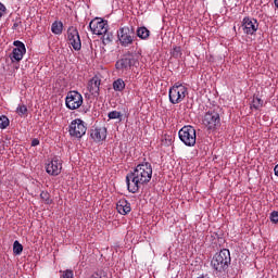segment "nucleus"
Listing matches in <instances>:
<instances>
[{
    "instance_id": "1",
    "label": "nucleus",
    "mask_w": 278,
    "mask_h": 278,
    "mask_svg": "<svg viewBox=\"0 0 278 278\" xmlns=\"http://www.w3.org/2000/svg\"><path fill=\"white\" fill-rule=\"evenodd\" d=\"M153 177V166L149 162L138 164L135 169L126 175L128 192L136 194L142 186H147Z\"/></svg>"
},
{
    "instance_id": "2",
    "label": "nucleus",
    "mask_w": 278,
    "mask_h": 278,
    "mask_svg": "<svg viewBox=\"0 0 278 278\" xmlns=\"http://www.w3.org/2000/svg\"><path fill=\"white\" fill-rule=\"evenodd\" d=\"M229 264H231V253L227 249L220 250L211 261V266L216 275L227 273Z\"/></svg>"
},
{
    "instance_id": "3",
    "label": "nucleus",
    "mask_w": 278,
    "mask_h": 278,
    "mask_svg": "<svg viewBox=\"0 0 278 278\" xmlns=\"http://www.w3.org/2000/svg\"><path fill=\"white\" fill-rule=\"evenodd\" d=\"M188 97V87L181 83H175L168 90L169 103L177 105Z\"/></svg>"
},
{
    "instance_id": "4",
    "label": "nucleus",
    "mask_w": 278,
    "mask_h": 278,
    "mask_svg": "<svg viewBox=\"0 0 278 278\" xmlns=\"http://www.w3.org/2000/svg\"><path fill=\"white\" fill-rule=\"evenodd\" d=\"M117 40L121 47H129L136 40V29L129 26H123L117 30Z\"/></svg>"
},
{
    "instance_id": "5",
    "label": "nucleus",
    "mask_w": 278,
    "mask_h": 278,
    "mask_svg": "<svg viewBox=\"0 0 278 278\" xmlns=\"http://www.w3.org/2000/svg\"><path fill=\"white\" fill-rule=\"evenodd\" d=\"M202 123L208 131H216L220 127V113L216 110H210L204 114Z\"/></svg>"
},
{
    "instance_id": "6",
    "label": "nucleus",
    "mask_w": 278,
    "mask_h": 278,
    "mask_svg": "<svg viewBox=\"0 0 278 278\" xmlns=\"http://www.w3.org/2000/svg\"><path fill=\"white\" fill-rule=\"evenodd\" d=\"M178 137L186 147H194L197 144V129L192 126H184L178 131Z\"/></svg>"
},
{
    "instance_id": "7",
    "label": "nucleus",
    "mask_w": 278,
    "mask_h": 278,
    "mask_svg": "<svg viewBox=\"0 0 278 278\" xmlns=\"http://www.w3.org/2000/svg\"><path fill=\"white\" fill-rule=\"evenodd\" d=\"M65 105L67 110H79L84 105V96L79 91H68L65 97Z\"/></svg>"
},
{
    "instance_id": "8",
    "label": "nucleus",
    "mask_w": 278,
    "mask_h": 278,
    "mask_svg": "<svg viewBox=\"0 0 278 278\" xmlns=\"http://www.w3.org/2000/svg\"><path fill=\"white\" fill-rule=\"evenodd\" d=\"M87 129L88 128L86 127L84 121L76 118L71 122L68 126V134L72 136V138H81L86 136Z\"/></svg>"
},
{
    "instance_id": "9",
    "label": "nucleus",
    "mask_w": 278,
    "mask_h": 278,
    "mask_svg": "<svg viewBox=\"0 0 278 278\" xmlns=\"http://www.w3.org/2000/svg\"><path fill=\"white\" fill-rule=\"evenodd\" d=\"M108 21H104L101 17H96L89 23V29L96 36H103V34H108Z\"/></svg>"
},
{
    "instance_id": "10",
    "label": "nucleus",
    "mask_w": 278,
    "mask_h": 278,
    "mask_svg": "<svg viewBox=\"0 0 278 278\" xmlns=\"http://www.w3.org/2000/svg\"><path fill=\"white\" fill-rule=\"evenodd\" d=\"M67 40L75 51L81 50V38L79 37V30L75 26H71L67 29Z\"/></svg>"
},
{
    "instance_id": "11",
    "label": "nucleus",
    "mask_w": 278,
    "mask_h": 278,
    "mask_svg": "<svg viewBox=\"0 0 278 278\" xmlns=\"http://www.w3.org/2000/svg\"><path fill=\"white\" fill-rule=\"evenodd\" d=\"M14 49L10 55L11 61L12 62H21V60H23V56L25 55V53H27V49L25 48V43H23L22 41H14Z\"/></svg>"
},
{
    "instance_id": "12",
    "label": "nucleus",
    "mask_w": 278,
    "mask_h": 278,
    "mask_svg": "<svg viewBox=\"0 0 278 278\" xmlns=\"http://www.w3.org/2000/svg\"><path fill=\"white\" fill-rule=\"evenodd\" d=\"M46 172L52 177H58V175L62 173V160H60L58 156H54L51 162L46 165Z\"/></svg>"
},
{
    "instance_id": "13",
    "label": "nucleus",
    "mask_w": 278,
    "mask_h": 278,
    "mask_svg": "<svg viewBox=\"0 0 278 278\" xmlns=\"http://www.w3.org/2000/svg\"><path fill=\"white\" fill-rule=\"evenodd\" d=\"M242 27L244 34L253 36V34H255V31H257L260 28V24L257 23V20L253 17H244L242 21Z\"/></svg>"
},
{
    "instance_id": "14",
    "label": "nucleus",
    "mask_w": 278,
    "mask_h": 278,
    "mask_svg": "<svg viewBox=\"0 0 278 278\" xmlns=\"http://www.w3.org/2000/svg\"><path fill=\"white\" fill-rule=\"evenodd\" d=\"M90 136L94 142H103L108 138V129L105 127L91 129Z\"/></svg>"
},
{
    "instance_id": "15",
    "label": "nucleus",
    "mask_w": 278,
    "mask_h": 278,
    "mask_svg": "<svg viewBox=\"0 0 278 278\" xmlns=\"http://www.w3.org/2000/svg\"><path fill=\"white\" fill-rule=\"evenodd\" d=\"M134 66V59L124 58L116 62L115 67L117 71H122V73H126Z\"/></svg>"
},
{
    "instance_id": "16",
    "label": "nucleus",
    "mask_w": 278,
    "mask_h": 278,
    "mask_svg": "<svg viewBox=\"0 0 278 278\" xmlns=\"http://www.w3.org/2000/svg\"><path fill=\"white\" fill-rule=\"evenodd\" d=\"M116 210H117L118 214H121L122 216H127V214H129V212H131V203H129V201H127L125 199H121L116 203Z\"/></svg>"
},
{
    "instance_id": "17",
    "label": "nucleus",
    "mask_w": 278,
    "mask_h": 278,
    "mask_svg": "<svg viewBox=\"0 0 278 278\" xmlns=\"http://www.w3.org/2000/svg\"><path fill=\"white\" fill-rule=\"evenodd\" d=\"M101 88V79L93 77L88 84V90L91 94L98 96Z\"/></svg>"
},
{
    "instance_id": "18",
    "label": "nucleus",
    "mask_w": 278,
    "mask_h": 278,
    "mask_svg": "<svg viewBox=\"0 0 278 278\" xmlns=\"http://www.w3.org/2000/svg\"><path fill=\"white\" fill-rule=\"evenodd\" d=\"M51 31L54 36H62L64 31V23L62 21H54L51 25Z\"/></svg>"
},
{
    "instance_id": "19",
    "label": "nucleus",
    "mask_w": 278,
    "mask_h": 278,
    "mask_svg": "<svg viewBox=\"0 0 278 278\" xmlns=\"http://www.w3.org/2000/svg\"><path fill=\"white\" fill-rule=\"evenodd\" d=\"M137 36L138 38H140L141 40H148L149 39V36H151V31L148 30L147 27L142 26V27H139L137 29Z\"/></svg>"
},
{
    "instance_id": "20",
    "label": "nucleus",
    "mask_w": 278,
    "mask_h": 278,
    "mask_svg": "<svg viewBox=\"0 0 278 278\" xmlns=\"http://www.w3.org/2000/svg\"><path fill=\"white\" fill-rule=\"evenodd\" d=\"M125 80L123 78H117L116 80L113 81V90L115 92H123L125 90Z\"/></svg>"
},
{
    "instance_id": "21",
    "label": "nucleus",
    "mask_w": 278,
    "mask_h": 278,
    "mask_svg": "<svg viewBox=\"0 0 278 278\" xmlns=\"http://www.w3.org/2000/svg\"><path fill=\"white\" fill-rule=\"evenodd\" d=\"M108 117L110 118V121H116L117 118L121 122L123 121V113L118 111H111L109 112Z\"/></svg>"
},
{
    "instance_id": "22",
    "label": "nucleus",
    "mask_w": 278,
    "mask_h": 278,
    "mask_svg": "<svg viewBox=\"0 0 278 278\" xmlns=\"http://www.w3.org/2000/svg\"><path fill=\"white\" fill-rule=\"evenodd\" d=\"M264 105V101L260 98H253L252 103H251V109L252 110H260Z\"/></svg>"
},
{
    "instance_id": "23",
    "label": "nucleus",
    "mask_w": 278,
    "mask_h": 278,
    "mask_svg": "<svg viewBox=\"0 0 278 278\" xmlns=\"http://www.w3.org/2000/svg\"><path fill=\"white\" fill-rule=\"evenodd\" d=\"M10 127V118L8 116H0V129H8Z\"/></svg>"
},
{
    "instance_id": "24",
    "label": "nucleus",
    "mask_w": 278,
    "mask_h": 278,
    "mask_svg": "<svg viewBox=\"0 0 278 278\" xmlns=\"http://www.w3.org/2000/svg\"><path fill=\"white\" fill-rule=\"evenodd\" d=\"M13 253L14 255H21L23 253V244H21V242L14 241Z\"/></svg>"
},
{
    "instance_id": "25",
    "label": "nucleus",
    "mask_w": 278,
    "mask_h": 278,
    "mask_svg": "<svg viewBox=\"0 0 278 278\" xmlns=\"http://www.w3.org/2000/svg\"><path fill=\"white\" fill-rule=\"evenodd\" d=\"M40 199L43 200L46 205H51V203H53V200H51L49 192H47V191H41Z\"/></svg>"
},
{
    "instance_id": "26",
    "label": "nucleus",
    "mask_w": 278,
    "mask_h": 278,
    "mask_svg": "<svg viewBox=\"0 0 278 278\" xmlns=\"http://www.w3.org/2000/svg\"><path fill=\"white\" fill-rule=\"evenodd\" d=\"M61 278H74L75 277V273L72 269H65V270H60Z\"/></svg>"
},
{
    "instance_id": "27",
    "label": "nucleus",
    "mask_w": 278,
    "mask_h": 278,
    "mask_svg": "<svg viewBox=\"0 0 278 278\" xmlns=\"http://www.w3.org/2000/svg\"><path fill=\"white\" fill-rule=\"evenodd\" d=\"M16 113L18 116H24V114H27V106L25 104L18 105L16 109Z\"/></svg>"
},
{
    "instance_id": "28",
    "label": "nucleus",
    "mask_w": 278,
    "mask_h": 278,
    "mask_svg": "<svg viewBox=\"0 0 278 278\" xmlns=\"http://www.w3.org/2000/svg\"><path fill=\"white\" fill-rule=\"evenodd\" d=\"M172 55H173L174 58H180V55H181V47L175 46V47L173 48V50H172Z\"/></svg>"
},
{
    "instance_id": "29",
    "label": "nucleus",
    "mask_w": 278,
    "mask_h": 278,
    "mask_svg": "<svg viewBox=\"0 0 278 278\" xmlns=\"http://www.w3.org/2000/svg\"><path fill=\"white\" fill-rule=\"evenodd\" d=\"M5 12H8V8H5V4L0 2V21L5 16Z\"/></svg>"
},
{
    "instance_id": "30",
    "label": "nucleus",
    "mask_w": 278,
    "mask_h": 278,
    "mask_svg": "<svg viewBox=\"0 0 278 278\" xmlns=\"http://www.w3.org/2000/svg\"><path fill=\"white\" fill-rule=\"evenodd\" d=\"M270 220H271V223H275V224L278 223V212L277 211H274L270 213Z\"/></svg>"
},
{
    "instance_id": "31",
    "label": "nucleus",
    "mask_w": 278,
    "mask_h": 278,
    "mask_svg": "<svg viewBox=\"0 0 278 278\" xmlns=\"http://www.w3.org/2000/svg\"><path fill=\"white\" fill-rule=\"evenodd\" d=\"M102 36H103V42H112V34L108 33V30Z\"/></svg>"
},
{
    "instance_id": "32",
    "label": "nucleus",
    "mask_w": 278,
    "mask_h": 278,
    "mask_svg": "<svg viewBox=\"0 0 278 278\" xmlns=\"http://www.w3.org/2000/svg\"><path fill=\"white\" fill-rule=\"evenodd\" d=\"M89 278H108V276L103 275V274L96 273V274H92Z\"/></svg>"
},
{
    "instance_id": "33",
    "label": "nucleus",
    "mask_w": 278,
    "mask_h": 278,
    "mask_svg": "<svg viewBox=\"0 0 278 278\" xmlns=\"http://www.w3.org/2000/svg\"><path fill=\"white\" fill-rule=\"evenodd\" d=\"M18 27H21V21L20 20H16L13 24V27L12 29H18Z\"/></svg>"
},
{
    "instance_id": "34",
    "label": "nucleus",
    "mask_w": 278,
    "mask_h": 278,
    "mask_svg": "<svg viewBox=\"0 0 278 278\" xmlns=\"http://www.w3.org/2000/svg\"><path fill=\"white\" fill-rule=\"evenodd\" d=\"M38 144H40V140L36 138L31 140V147H38Z\"/></svg>"
},
{
    "instance_id": "35",
    "label": "nucleus",
    "mask_w": 278,
    "mask_h": 278,
    "mask_svg": "<svg viewBox=\"0 0 278 278\" xmlns=\"http://www.w3.org/2000/svg\"><path fill=\"white\" fill-rule=\"evenodd\" d=\"M274 174L278 177V164L274 167Z\"/></svg>"
},
{
    "instance_id": "36",
    "label": "nucleus",
    "mask_w": 278,
    "mask_h": 278,
    "mask_svg": "<svg viewBox=\"0 0 278 278\" xmlns=\"http://www.w3.org/2000/svg\"><path fill=\"white\" fill-rule=\"evenodd\" d=\"M276 8H278V0H274Z\"/></svg>"
}]
</instances>
